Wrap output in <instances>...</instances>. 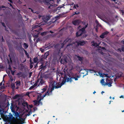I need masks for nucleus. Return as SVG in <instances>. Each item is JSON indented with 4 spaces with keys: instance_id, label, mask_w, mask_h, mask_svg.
<instances>
[{
    "instance_id": "obj_1",
    "label": "nucleus",
    "mask_w": 124,
    "mask_h": 124,
    "mask_svg": "<svg viewBox=\"0 0 124 124\" xmlns=\"http://www.w3.org/2000/svg\"><path fill=\"white\" fill-rule=\"evenodd\" d=\"M35 2L43 4L44 3L47 6H49L48 8H52L56 6V4H55L54 3L55 0H33Z\"/></svg>"
},
{
    "instance_id": "obj_2",
    "label": "nucleus",
    "mask_w": 124,
    "mask_h": 124,
    "mask_svg": "<svg viewBox=\"0 0 124 124\" xmlns=\"http://www.w3.org/2000/svg\"><path fill=\"white\" fill-rule=\"evenodd\" d=\"M66 82V80H63L61 83L60 84V82H56L54 81H51L50 84V86H52V90H54V88L57 89L61 88V86L64 85Z\"/></svg>"
},
{
    "instance_id": "obj_3",
    "label": "nucleus",
    "mask_w": 124,
    "mask_h": 124,
    "mask_svg": "<svg viewBox=\"0 0 124 124\" xmlns=\"http://www.w3.org/2000/svg\"><path fill=\"white\" fill-rule=\"evenodd\" d=\"M40 26L38 25H36L34 26L32 28V31L33 32L32 33V34L33 35V37L35 38H37L38 37L39 34V33L40 30V29H37L34 30V29L36 28L39 27Z\"/></svg>"
},
{
    "instance_id": "obj_4",
    "label": "nucleus",
    "mask_w": 124,
    "mask_h": 124,
    "mask_svg": "<svg viewBox=\"0 0 124 124\" xmlns=\"http://www.w3.org/2000/svg\"><path fill=\"white\" fill-rule=\"evenodd\" d=\"M87 26L88 23H87V24L84 27L79 30L77 32L76 34V37H78L81 36L85 32V28L87 27Z\"/></svg>"
},
{
    "instance_id": "obj_5",
    "label": "nucleus",
    "mask_w": 124,
    "mask_h": 124,
    "mask_svg": "<svg viewBox=\"0 0 124 124\" xmlns=\"http://www.w3.org/2000/svg\"><path fill=\"white\" fill-rule=\"evenodd\" d=\"M52 86H49V87L46 93L45 94H43V97H44L46 96L47 95L48 96H49L50 95L52 94V91L54 90H52Z\"/></svg>"
},
{
    "instance_id": "obj_6",
    "label": "nucleus",
    "mask_w": 124,
    "mask_h": 124,
    "mask_svg": "<svg viewBox=\"0 0 124 124\" xmlns=\"http://www.w3.org/2000/svg\"><path fill=\"white\" fill-rule=\"evenodd\" d=\"M50 18L49 16H45L42 17V19L44 22L46 23Z\"/></svg>"
},
{
    "instance_id": "obj_7",
    "label": "nucleus",
    "mask_w": 124,
    "mask_h": 124,
    "mask_svg": "<svg viewBox=\"0 0 124 124\" xmlns=\"http://www.w3.org/2000/svg\"><path fill=\"white\" fill-rule=\"evenodd\" d=\"M16 75L19 78L22 77L23 78H24L26 77V76L25 74L23 72H21L17 73L16 74Z\"/></svg>"
},
{
    "instance_id": "obj_8",
    "label": "nucleus",
    "mask_w": 124,
    "mask_h": 124,
    "mask_svg": "<svg viewBox=\"0 0 124 124\" xmlns=\"http://www.w3.org/2000/svg\"><path fill=\"white\" fill-rule=\"evenodd\" d=\"M47 66V64H46L44 65L43 63H42L41 64L39 67V70H40L41 71L42 70H44L46 68Z\"/></svg>"
},
{
    "instance_id": "obj_9",
    "label": "nucleus",
    "mask_w": 124,
    "mask_h": 124,
    "mask_svg": "<svg viewBox=\"0 0 124 124\" xmlns=\"http://www.w3.org/2000/svg\"><path fill=\"white\" fill-rule=\"evenodd\" d=\"M67 57H64L62 58L60 61L61 64H64L66 63L67 62Z\"/></svg>"
},
{
    "instance_id": "obj_10",
    "label": "nucleus",
    "mask_w": 124,
    "mask_h": 124,
    "mask_svg": "<svg viewBox=\"0 0 124 124\" xmlns=\"http://www.w3.org/2000/svg\"><path fill=\"white\" fill-rule=\"evenodd\" d=\"M81 22L80 20H76L72 21V23L75 25H78Z\"/></svg>"
},
{
    "instance_id": "obj_11",
    "label": "nucleus",
    "mask_w": 124,
    "mask_h": 124,
    "mask_svg": "<svg viewBox=\"0 0 124 124\" xmlns=\"http://www.w3.org/2000/svg\"><path fill=\"white\" fill-rule=\"evenodd\" d=\"M76 42L77 44V45L78 46H83L86 43V42L84 40L82 41H76Z\"/></svg>"
},
{
    "instance_id": "obj_12",
    "label": "nucleus",
    "mask_w": 124,
    "mask_h": 124,
    "mask_svg": "<svg viewBox=\"0 0 124 124\" xmlns=\"http://www.w3.org/2000/svg\"><path fill=\"white\" fill-rule=\"evenodd\" d=\"M108 32L107 31L103 32L100 36V37L102 39H104L106 36L108 34Z\"/></svg>"
},
{
    "instance_id": "obj_13",
    "label": "nucleus",
    "mask_w": 124,
    "mask_h": 124,
    "mask_svg": "<svg viewBox=\"0 0 124 124\" xmlns=\"http://www.w3.org/2000/svg\"><path fill=\"white\" fill-rule=\"evenodd\" d=\"M24 119L22 118L20 116L19 117V118L18 119H16L15 118L13 120V121L14 122H18V120L21 121L22 120H24Z\"/></svg>"
},
{
    "instance_id": "obj_14",
    "label": "nucleus",
    "mask_w": 124,
    "mask_h": 124,
    "mask_svg": "<svg viewBox=\"0 0 124 124\" xmlns=\"http://www.w3.org/2000/svg\"><path fill=\"white\" fill-rule=\"evenodd\" d=\"M65 80L67 82H71L72 81V78L70 76H69L68 78L67 77L66 78Z\"/></svg>"
},
{
    "instance_id": "obj_15",
    "label": "nucleus",
    "mask_w": 124,
    "mask_h": 124,
    "mask_svg": "<svg viewBox=\"0 0 124 124\" xmlns=\"http://www.w3.org/2000/svg\"><path fill=\"white\" fill-rule=\"evenodd\" d=\"M113 81L111 80H110L109 82H106L104 84V85H108V86L110 87L112 86V83Z\"/></svg>"
},
{
    "instance_id": "obj_16",
    "label": "nucleus",
    "mask_w": 124,
    "mask_h": 124,
    "mask_svg": "<svg viewBox=\"0 0 124 124\" xmlns=\"http://www.w3.org/2000/svg\"><path fill=\"white\" fill-rule=\"evenodd\" d=\"M48 55V53L47 54L46 53H45L44 55L42 56V58H41V61H42L43 59H45L46 58Z\"/></svg>"
},
{
    "instance_id": "obj_17",
    "label": "nucleus",
    "mask_w": 124,
    "mask_h": 124,
    "mask_svg": "<svg viewBox=\"0 0 124 124\" xmlns=\"http://www.w3.org/2000/svg\"><path fill=\"white\" fill-rule=\"evenodd\" d=\"M76 56L78 58L79 61L81 62H82L83 61L84 59V57H81L77 55H76Z\"/></svg>"
},
{
    "instance_id": "obj_18",
    "label": "nucleus",
    "mask_w": 124,
    "mask_h": 124,
    "mask_svg": "<svg viewBox=\"0 0 124 124\" xmlns=\"http://www.w3.org/2000/svg\"><path fill=\"white\" fill-rule=\"evenodd\" d=\"M10 108L11 109V111L12 112H15V109L14 108V105L13 103H11Z\"/></svg>"
},
{
    "instance_id": "obj_19",
    "label": "nucleus",
    "mask_w": 124,
    "mask_h": 124,
    "mask_svg": "<svg viewBox=\"0 0 124 124\" xmlns=\"http://www.w3.org/2000/svg\"><path fill=\"white\" fill-rule=\"evenodd\" d=\"M39 80H40L39 83V85H42V84H44V81L42 78H40V79H39Z\"/></svg>"
},
{
    "instance_id": "obj_20",
    "label": "nucleus",
    "mask_w": 124,
    "mask_h": 124,
    "mask_svg": "<svg viewBox=\"0 0 124 124\" xmlns=\"http://www.w3.org/2000/svg\"><path fill=\"white\" fill-rule=\"evenodd\" d=\"M20 95L17 94L13 97V99L14 100L20 97Z\"/></svg>"
},
{
    "instance_id": "obj_21",
    "label": "nucleus",
    "mask_w": 124,
    "mask_h": 124,
    "mask_svg": "<svg viewBox=\"0 0 124 124\" xmlns=\"http://www.w3.org/2000/svg\"><path fill=\"white\" fill-rule=\"evenodd\" d=\"M15 83L17 86H19L21 85V82L20 80L16 81Z\"/></svg>"
},
{
    "instance_id": "obj_22",
    "label": "nucleus",
    "mask_w": 124,
    "mask_h": 124,
    "mask_svg": "<svg viewBox=\"0 0 124 124\" xmlns=\"http://www.w3.org/2000/svg\"><path fill=\"white\" fill-rule=\"evenodd\" d=\"M24 47L25 49H26L28 47V44L25 43H24L23 44Z\"/></svg>"
},
{
    "instance_id": "obj_23",
    "label": "nucleus",
    "mask_w": 124,
    "mask_h": 124,
    "mask_svg": "<svg viewBox=\"0 0 124 124\" xmlns=\"http://www.w3.org/2000/svg\"><path fill=\"white\" fill-rule=\"evenodd\" d=\"M72 79H74L75 80H78V78H80V76L79 75H77L75 77H72Z\"/></svg>"
},
{
    "instance_id": "obj_24",
    "label": "nucleus",
    "mask_w": 124,
    "mask_h": 124,
    "mask_svg": "<svg viewBox=\"0 0 124 124\" xmlns=\"http://www.w3.org/2000/svg\"><path fill=\"white\" fill-rule=\"evenodd\" d=\"M15 116L16 118H17L18 117L20 116L19 113L17 112H16L15 113Z\"/></svg>"
},
{
    "instance_id": "obj_25",
    "label": "nucleus",
    "mask_w": 124,
    "mask_h": 124,
    "mask_svg": "<svg viewBox=\"0 0 124 124\" xmlns=\"http://www.w3.org/2000/svg\"><path fill=\"white\" fill-rule=\"evenodd\" d=\"M70 40V39L67 38L64 40L63 42L65 44L66 43L68 42L69 41V40Z\"/></svg>"
},
{
    "instance_id": "obj_26",
    "label": "nucleus",
    "mask_w": 124,
    "mask_h": 124,
    "mask_svg": "<svg viewBox=\"0 0 124 124\" xmlns=\"http://www.w3.org/2000/svg\"><path fill=\"white\" fill-rule=\"evenodd\" d=\"M54 43H52L48 47L49 48H51L54 46Z\"/></svg>"
},
{
    "instance_id": "obj_27",
    "label": "nucleus",
    "mask_w": 124,
    "mask_h": 124,
    "mask_svg": "<svg viewBox=\"0 0 124 124\" xmlns=\"http://www.w3.org/2000/svg\"><path fill=\"white\" fill-rule=\"evenodd\" d=\"M8 56L9 57V59H8V58H7V60L8 61V63H9V62H12V61L11 60V59L10 57V54H9Z\"/></svg>"
},
{
    "instance_id": "obj_28",
    "label": "nucleus",
    "mask_w": 124,
    "mask_h": 124,
    "mask_svg": "<svg viewBox=\"0 0 124 124\" xmlns=\"http://www.w3.org/2000/svg\"><path fill=\"white\" fill-rule=\"evenodd\" d=\"M11 88L13 90H14L15 88V84L14 83H12L11 84Z\"/></svg>"
},
{
    "instance_id": "obj_29",
    "label": "nucleus",
    "mask_w": 124,
    "mask_h": 124,
    "mask_svg": "<svg viewBox=\"0 0 124 124\" xmlns=\"http://www.w3.org/2000/svg\"><path fill=\"white\" fill-rule=\"evenodd\" d=\"M38 60L37 57L34 58L33 59V61L34 63H37L38 61Z\"/></svg>"
},
{
    "instance_id": "obj_30",
    "label": "nucleus",
    "mask_w": 124,
    "mask_h": 124,
    "mask_svg": "<svg viewBox=\"0 0 124 124\" xmlns=\"http://www.w3.org/2000/svg\"><path fill=\"white\" fill-rule=\"evenodd\" d=\"M60 45L59 43H58L55 45L54 46V47L56 49H58L60 46Z\"/></svg>"
},
{
    "instance_id": "obj_31",
    "label": "nucleus",
    "mask_w": 124,
    "mask_h": 124,
    "mask_svg": "<svg viewBox=\"0 0 124 124\" xmlns=\"http://www.w3.org/2000/svg\"><path fill=\"white\" fill-rule=\"evenodd\" d=\"M39 82V79H38L37 80L36 82H35V84H34V85H33L35 87L37 85L38 83Z\"/></svg>"
},
{
    "instance_id": "obj_32",
    "label": "nucleus",
    "mask_w": 124,
    "mask_h": 124,
    "mask_svg": "<svg viewBox=\"0 0 124 124\" xmlns=\"http://www.w3.org/2000/svg\"><path fill=\"white\" fill-rule=\"evenodd\" d=\"M33 102L34 103V104L35 105H37L39 104L38 101L36 100L33 101Z\"/></svg>"
},
{
    "instance_id": "obj_33",
    "label": "nucleus",
    "mask_w": 124,
    "mask_h": 124,
    "mask_svg": "<svg viewBox=\"0 0 124 124\" xmlns=\"http://www.w3.org/2000/svg\"><path fill=\"white\" fill-rule=\"evenodd\" d=\"M47 88V86L46 87L43 88V89H42V93H43L45 92Z\"/></svg>"
},
{
    "instance_id": "obj_34",
    "label": "nucleus",
    "mask_w": 124,
    "mask_h": 124,
    "mask_svg": "<svg viewBox=\"0 0 124 124\" xmlns=\"http://www.w3.org/2000/svg\"><path fill=\"white\" fill-rule=\"evenodd\" d=\"M47 31H45L42 32L41 33V35L42 36H44L45 35H46L47 33Z\"/></svg>"
},
{
    "instance_id": "obj_35",
    "label": "nucleus",
    "mask_w": 124,
    "mask_h": 124,
    "mask_svg": "<svg viewBox=\"0 0 124 124\" xmlns=\"http://www.w3.org/2000/svg\"><path fill=\"white\" fill-rule=\"evenodd\" d=\"M39 98H40L41 100H42L43 99L44 97L43 96L42 97L41 95H40L39 96L38 95L37 99L38 100V99Z\"/></svg>"
},
{
    "instance_id": "obj_36",
    "label": "nucleus",
    "mask_w": 124,
    "mask_h": 124,
    "mask_svg": "<svg viewBox=\"0 0 124 124\" xmlns=\"http://www.w3.org/2000/svg\"><path fill=\"white\" fill-rule=\"evenodd\" d=\"M18 124H23L24 123L23 120L20 121V122H17Z\"/></svg>"
},
{
    "instance_id": "obj_37",
    "label": "nucleus",
    "mask_w": 124,
    "mask_h": 124,
    "mask_svg": "<svg viewBox=\"0 0 124 124\" xmlns=\"http://www.w3.org/2000/svg\"><path fill=\"white\" fill-rule=\"evenodd\" d=\"M65 44V43H64V42H63V43H61V47L60 48H62L63 47V46Z\"/></svg>"
},
{
    "instance_id": "obj_38",
    "label": "nucleus",
    "mask_w": 124,
    "mask_h": 124,
    "mask_svg": "<svg viewBox=\"0 0 124 124\" xmlns=\"http://www.w3.org/2000/svg\"><path fill=\"white\" fill-rule=\"evenodd\" d=\"M28 103L27 102H24L23 104V105L24 106H28Z\"/></svg>"
},
{
    "instance_id": "obj_39",
    "label": "nucleus",
    "mask_w": 124,
    "mask_h": 124,
    "mask_svg": "<svg viewBox=\"0 0 124 124\" xmlns=\"http://www.w3.org/2000/svg\"><path fill=\"white\" fill-rule=\"evenodd\" d=\"M101 82V84H102V85H104V84H103V83H105L104 79H102Z\"/></svg>"
},
{
    "instance_id": "obj_40",
    "label": "nucleus",
    "mask_w": 124,
    "mask_h": 124,
    "mask_svg": "<svg viewBox=\"0 0 124 124\" xmlns=\"http://www.w3.org/2000/svg\"><path fill=\"white\" fill-rule=\"evenodd\" d=\"M25 53L26 54V55L27 56V57L28 58H29V55L28 54V53L27 52V51H26V50H25Z\"/></svg>"
},
{
    "instance_id": "obj_41",
    "label": "nucleus",
    "mask_w": 124,
    "mask_h": 124,
    "mask_svg": "<svg viewBox=\"0 0 124 124\" xmlns=\"http://www.w3.org/2000/svg\"><path fill=\"white\" fill-rule=\"evenodd\" d=\"M9 77L11 81H13V79L12 78V76L11 75L10 76H9Z\"/></svg>"
},
{
    "instance_id": "obj_42",
    "label": "nucleus",
    "mask_w": 124,
    "mask_h": 124,
    "mask_svg": "<svg viewBox=\"0 0 124 124\" xmlns=\"http://www.w3.org/2000/svg\"><path fill=\"white\" fill-rule=\"evenodd\" d=\"M6 8V7H5V6H3V5L2 6H0V10H1V8Z\"/></svg>"
},
{
    "instance_id": "obj_43",
    "label": "nucleus",
    "mask_w": 124,
    "mask_h": 124,
    "mask_svg": "<svg viewBox=\"0 0 124 124\" xmlns=\"http://www.w3.org/2000/svg\"><path fill=\"white\" fill-rule=\"evenodd\" d=\"M79 13H80L79 12H75L74 13H73V15H76V14L77 15V14H79Z\"/></svg>"
},
{
    "instance_id": "obj_44",
    "label": "nucleus",
    "mask_w": 124,
    "mask_h": 124,
    "mask_svg": "<svg viewBox=\"0 0 124 124\" xmlns=\"http://www.w3.org/2000/svg\"><path fill=\"white\" fill-rule=\"evenodd\" d=\"M10 71L11 72V73L13 75H14L15 70V71H13L12 70L11 71Z\"/></svg>"
},
{
    "instance_id": "obj_45",
    "label": "nucleus",
    "mask_w": 124,
    "mask_h": 124,
    "mask_svg": "<svg viewBox=\"0 0 124 124\" xmlns=\"http://www.w3.org/2000/svg\"><path fill=\"white\" fill-rule=\"evenodd\" d=\"M35 87L33 85L32 86H31L29 88V90H31L32 89L34 88Z\"/></svg>"
},
{
    "instance_id": "obj_46",
    "label": "nucleus",
    "mask_w": 124,
    "mask_h": 124,
    "mask_svg": "<svg viewBox=\"0 0 124 124\" xmlns=\"http://www.w3.org/2000/svg\"><path fill=\"white\" fill-rule=\"evenodd\" d=\"M7 73L8 76H10L11 75L10 74V71H8V72H7Z\"/></svg>"
},
{
    "instance_id": "obj_47",
    "label": "nucleus",
    "mask_w": 124,
    "mask_h": 124,
    "mask_svg": "<svg viewBox=\"0 0 124 124\" xmlns=\"http://www.w3.org/2000/svg\"><path fill=\"white\" fill-rule=\"evenodd\" d=\"M2 25L5 28H6V26L5 25V23L3 22H1Z\"/></svg>"
},
{
    "instance_id": "obj_48",
    "label": "nucleus",
    "mask_w": 124,
    "mask_h": 124,
    "mask_svg": "<svg viewBox=\"0 0 124 124\" xmlns=\"http://www.w3.org/2000/svg\"><path fill=\"white\" fill-rule=\"evenodd\" d=\"M19 48H20V49L22 47V45L21 43H20V45L18 46Z\"/></svg>"
},
{
    "instance_id": "obj_49",
    "label": "nucleus",
    "mask_w": 124,
    "mask_h": 124,
    "mask_svg": "<svg viewBox=\"0 0 124 124\" xmlns=\"http://www.w3.org/2000/svg\"><path fill=\"white\" fill-rule=\"evenodd\" d=\"M8 69L10 70V71L12 70V68L11 66L10 65H9Z\"/></svg>"
},
{
    "instance_id": "obj_50",
    "label": "nucleus",
    "mask_w": 124,
    "mask_h": 124,
    "mask_svg": "<svg viewBox=\"0 0 124 124\" xmlns=\"http://www.w3.org/2000/svg\"><path fill=\"white\" fill-rule=\"evenodd\" d=\"M38 62H37L36 63V65L34 66V68H36L38 67Z\"/></svg>"
},
{
    "instance_id": "obj_51",
    "label": "nucleus",
    "mask_w": 124,
    "mask_h": 124,
    "mask_svg": "<svg viewBox=\"0 0 124 124\" xmlns=\"http://www.w3.org/2000/svg\"><path fill=\"white\" fill-rule=\"evenodd\" d=\"M76 7H77V8L78 7V6L77 4L76 5H74V8H75L76 9Z\"/></svg>"
},
{
    "instance_id": "obj_52",
    "label": "nucleus",
    "mask_w": 124,
    "mask_h": 124,
    "mask_svg": "<svg viewBox=\"0 0 124 124\" xmlns=\"http://www.w3.org/2000/svg\"><path fill=\"white\" fill-rule=\"evenodd\" d=\"M92 42H93V43L92 44V45L93 46H96V43H94V41H93Z\"/></svg>"
},
{
    "instance_id": "obj_53",
    "label": "nucleus",
    "mask_w": 124,
    "mask_h": 124,
    "mask_svg": "<svg viewBox=\"0 0 124 124\" xmlns=\"http://www.w3.org/2000/svg\"><path fill=\"white\" fill-rule=\"evenodd\" d=\"M33 67V65L32 64H30V68L31 69Z\"/></svg>"
},
{
    "instance_id": "obj_54",
    "label": "nucleus",
    "mask_w": 124,
    "mask_h": 124,
    "mask_svg": "<svg viewBox=\"0 0 124 124\" xmlns=\"http://www.w3.org/2000/svg\"><path fill=\"white\" fill-rule=\"evenodd\" d=\"M20 49L22 51H24V52H25V50L23 48H22V47L21 48H20Z\"/></svg>"
},
{
    "instance_id": "obj_55",
    "label": "nucleus",
    "mask_w": 124,
    "mask_h": 124,
    "mask_svg": "<svg viewBox=\"0 0 124 124\" xmlns=\"http://www.w3.org/2000/svg\"><path fill=\"white\" fill-rule=\"evenodd\" d=\"M72 44H71L69 43L68 44L67 46V47L70 46V45L72 46Z\"/></svg>"
},
{
    "instance_id": "obj_56",
    "label": "nucleus",
    "mask_w": 124,
    "mask_h": 124,
    "mask_svg": "<svg viewBox=\"0 0 124 124\" xmlns=\"http://www.w3.org/2000/svg\"><path fill=\"white\" fill-rule=\"evenodd\" d=\"M72 44H71L69 43L68 44L67 46V47L70 46V45L72 46Z\"/></svg>"
},
{
    "instance_id": "obj_57",
    "label": "nucleus",
    "mask_w": 124,
    "mask_h": 124,
    "mask_svg": "<svg viewBox=\"0 0 124 124\" xmlns=\"http://www.w3.org/2000/svg\"><path fill=\"white\" fill-rule=\"evenodd\" d=\"M32 74V72H31L30 73H29V77H31V76Z\"/></svg>"
},
{
    "instance_id": "obj_58",
    "label": "nucleus",
    "mask_w": 124,
    "mask_h": 124,
    "mask_svg": "<svg viewBox=\"0 0 124 124\" xmlns=\"http://www.w3.org/2000/svg\"><path fill=\"white\" fill-rule=\"evenodd\" d=\"M37 108L36 107H34L33 108L34 112L35 110H37Z\"/></svg>"
},
{
    "instance_id": "obj_59",
    "label": "nucleus",
    "mask_w": 124,
    "mask_h": 124,
    "mask_svg": "<svg viewBox=\"0 0 124 124\" xmlns=\"http://www.w3.org/2000/svg\"><path fill=\"white\" fill-rule=\"evenodd\" d=\"M1 39L2 40V41L3 42H4L5 41V40L4 39H3V37L2 36V37Z\"/></svg>"
},
{
    "instance_id": "obj_60",
    "label": "nucleus",
    "mask_w": 124,
    "mask_h": 124,
    "mask_svg": "<svg viewBox=\"0 0 124 124\" xmlns=\"http://www.w3.org/2000/svg\"><path fill=\"white\" fill-rule=\"evenodd\" d=\"M100 43H98V44H97L96 43V46H99V45H100Z\"/></svg>"
},
{
    "instance_id": "obj_61",
    "label": "nucleus",
    "mask_w": 124,
    "mask_h": 124,
    "mask_svg": "<svg viewBox=\"0 0 124 124\" xmlns=\"http://www.w3.org/2000/svg\"><path fill=\"white\" fill-rule=\"evenodd\" d=\"M8 4H9V5H10V6L11 7H12V8H13V7L12 6V5L10 3H8Z\"/></svg>"
},
{
    "instance_id": "obj_62",
    "label": "nucleus",
    "mask_w": 124,
    "mask_h": 124,
    "mask_svg": "<svg viewBox=\"0 0 124 124\" xmlns=\"http://www.w3.org/2000/svg\"><path fill=\"white\" fill-rule=\"evenodd\" d=\"M50 36H51L52 37H54L55 36V35H52V34H50Z\"/></svg>"
},
{
    "instance_id": "obj_63",
    "label": "nucleus",
    "mask_w": 124,
    "mask_h": 124,
    "mask_svg": "<svg viewBox=\"0 0 124 124\" xmlns=\"http://www.w3.org/2000/svg\"><path fill=\"white\" fill-rule=\"evenodd\" d=\"M121 50L122 51L124 52V47H122L121 48Z\"/></svg>"
},
{
    "instance_id": "obj_64",
    "label": "nucleus",
    "mask_w": 124,
    "mask_h": 124,
    "mask_svg": "<svg viewBox=\"0 0 124 124\" xmlns=\"http://www.w3.org/2000/svg\"><path fill=\"white\" fill-rule=\"evenodd\" d=\"M87 35L85 34V35H84L83 36V38H85L87 37Z\"/></svg>"
}]
</instances>
